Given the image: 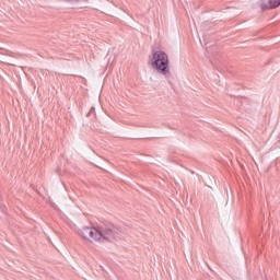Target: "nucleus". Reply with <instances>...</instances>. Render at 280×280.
Masks as SVG:
<instances>
[{"label":"nucleus","instance_id":"3","mask_svg":"<svg viewBox=\"0 0 280 280\" xmlns=\"http://www.w3.org/2000/svg\"><path fill=\"white\" fill-rule=\"evenodd\" d=\"M280 0H259L258 7L260 10H275L279 8Z\"/></svg>","mask_w":280,"mask_h":280},{"label":"nucleus","instance_id":"2","mask_svg":"<svg viewBox=\"0 0 280 280\" xmlns=\"http://www.w3.org/2000/svg\"><path fill=\"white\" fill-rule=\"evenodd\" d=\"M149 65L160 75H170V56L163 50H155L149 57Z\"/></svg>","mask_w":280,"mask_h":280},{"label":"nucleus","instance_id":"1","mask_svg":"<svg viewBox=\"0 0 280 280\" xmlns=\"http://www.w3.org/2000/svg\"><path fill=\"white\" fill-rule=\"evenodd\" d=\"M78 235L88 242H110L117 237V232L109 226L83 228L78 231Z\"/></svg>","mask_w":280,"mask_h":280}]
</instances>
